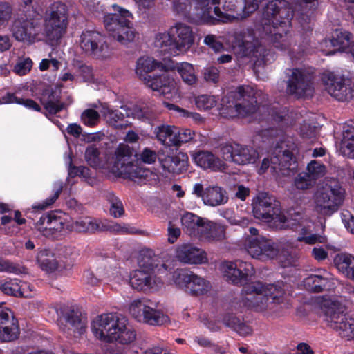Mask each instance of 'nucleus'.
<instances>
[{"label":"nucleus","mask_w":354,"mask_h":354,"mask_svg":"<svg viewBox=\"0 0 354 354\" xmlns=\"http://www.w3.org/2000/svg\"><path fill=\"white\" fill-rule=\"evenodd\" d=\"M157 153L154 150L145 148L138 155V160L145 164H153L157 159Z\"/></svg>","instance_id":"obj_63"},{"label":"nucleus","mask_w":354,"mask_h":354,"mask_svg":"<svg viewBox=\"0 0 354 354\" xmlns=\"http://www.w3.org/2000/svg\"><path fill=\"white\" fill-rule=\"evenodd\" d=\"M227 191L218 185H209L206 187V195L203 203L210 207H216L228 202Z\"/></svg>","instance_id":"obj_31"},{"label":"nucleus","mask_w":354,"mask_h":354,"mask_svg":"<svg viewBox=\"0 0 354 354\" xmlns=\"http://www.w3.org/2000/svg\"><path fill=\"white\" fill-rule=\"evenodd\" d=\"M215 6L216 20L223 23L231 22L243 18V0H217Z\"/></svg>","instance_id":"obj_22"},{"label":"nucleus","mask_w":354,"mask_h":354,"mask_svg":"<svg viewBox=\"0 0 354 354\" xmlns=\"http://www.w3.org/2000/svg\"><path fill=\"white\" fill-rule=\"evenodd\" d=\"M91 330L96 338L105 342L122 344L133 342L136 333L127 317L118 313H104L92 322Z\"/></svg>","instance_id":"obj_2"},{"label":"nucleus","mask_w":354,"mask_h":354,"mask_svg":"<svg viewBox=\"0 0 354 354\" xmlns=\"http://www.w3.org/2000/svg\"><path fill=\"white\" fill-rule=\"evenodd\" d=\"M36 261L38 266L47 272H53L59 268V261L50 250H40L37 254Z\"/></svg>","instance_id":"obj_39"},{"label":"nucleus","mask_w":354,"mask_h":354,"mask_svg":"<svg viewBox=\"0 0 354 354\" xmlns=\"http://www.w3.org/2000/svg\"><path fill=\"white\" fill-rule=\"evenodd\" d=\"M234 47H238L239 53L243 57H253L263 62L268 61L267 50L256 36L253 29L248 28L234 35Z\"/></svg>","instance_id":"obj_14"},{"label":"nucleus","mask_w":354,"mask_h":354,"mask_svg":"<svg viewBox=\"0 0 354 354\" xmlns=\"http://www.w3.org/2000/svg\"><path fill=\"white\" fill-rule=\"evenodd\" d=\"M32 66V62L30 58L19 59L15 66L14 71L19 75H24L30 71Z\"/></svg>","instance_id":"obj_60"},{"label":"nucleus","mask_w":354,"mask_h":354,"mask_svg":"<svg viewBox=\"0 0 354 354\" xmlns=\"http://www.w3.org/2000/svg\"><path fill=\"white\" fill-rule=\"evenodd\" d=\"M19 335V328L17 319L0 327V342H1L14 341L18 338Z\"/></svg>","instance_id":"obj_42"},{"label":"nucleus","mask_w":354,"mask_h":354,"mask_svg":"<svg viewBox=\"0 0 354 354\" xmlns=\"http://www.w3.org/2000/svg\"><path fill=\"white\" fill-rule=\"evenodd\" d=\"M164 104L169 110L176 112L180 117L190 118L196 123H201L203 121V118L197 113L190 112L174 104L168 102H165Z\"/></svg>","instance_id":"obj_51"},{"label":"nucleus","mask_w":354,"mask_h":354,"mask_svg":"<svg viewBox=\"0 0 354 354\" xmlns=\"http://www.w3.org/2000/svg\"><path fill=\"white\" fill-rule=\"evenodd\" d=\"M287 26H272V32L259 31L262 32V37L267 38L272 46L281 51H288V54L295 59H300L304 53V50L297 53V49L295 46H292V35L286 30Z\"/></svg>","instance_id":"obj_17"},{"label":"nucleus","mask_w":354,"mask_h":354,"mask_svg":"<svg viewBox=\"0 0 354 354\" xmlns=\"http://www.w3.org/2000/svg\"><path fill=\"white\" fill-rule=\"evenodd\" d=\"M195 162L204 169L214 171H222L226 169L225 163L218 157L208 151H201L194 157Z\"/></svg>","instance_id":"obj_28"},{"label":"nucleus","mask_w":354,"mask_h":354,"mask_svg":"<svg viewBox=\"0 0 354 354\" xmlns=\"http://www.w3.org/2000/svg\"><path fill=\"white\" fill-rule=\"evenodd\" d=\"M297 167V162L292 151L282 146L275 147L271 157L272 172L277 176H288Z\"/></svg>","instance_id":"obj_20"},{"label":"nucleus","mask_w":354,"mask_h":354,"mask_svg":"<svg viewBox=\"0 0 354 354\" xmlns=\"http://www.w3.org/2000/svg\"><path fill=\"white\" fill-rule=\"evenodd\" d=\"M341 151L344 156L354 158V140L344 139L341 147Z\"/></svg>","instance_id":"obj_64"},{"label":"nucleus","mask_w":354,"mask_h":354,"mask_svg":"<svg viewBox=\"0 0 354 354\" xmlns=\"http://www.w3.org/2000/svg\"><path fill=\"white\" fill-rule=\"evenodd\" d=\"M78 46L87 57L99 60H107L113 55V50L105 39V36L95 30H84L79 37Z\"/></svg>","instance_id":"obj_10"},{"label":"nucleus","mask_w":354,"mask_h":354,"mask_svg":"<svg viewBox=\"0 0 354 354\" xmlns=\"http://www.w3.org/2000/svg\"><path fill=\"white\" fill-rule=\"evenodd\" d=\"M190 6L196 20L209 23L216 19L214 8L218 6L217 0H192Z\"/></svg>","instance_id":"obj_27"},{"label":"nucleus","mask_w":354,"mask_h":354,"mask_svg":"<svg viewBox=\"0 0 354 354\" xmlns=\"http://www.w3.org/2000/svg\"><path fill=\"white\" fill-rule=\"evenodd\" d=\"M175 257L185 264L200 265L208 261L207 253L192 243H182L176 248Z\"/></svg>","instance_id":"obj_23"},{"label":"nucleus","mask_w":354,"mask_h":354,"mask_svg":"<svg viewBox=\"0 0 354 354\" xmlns=\"http://www.w3.org/2000/svg\"><path fill=\"white\" fill-rule=\"evenodd\" d=\"M19 279H5L0 280V291L4 295L18 297Z\"/></svg>","instance_id":"obj_49"},{"label":"nucleus","mask_w":354,"mask_h":354,"mask_svg":"<svg viewBox=\"0 0 354 354\" xmlns=\"http://www.w3.org/2000/svg\"><path fill=\"white\" fill-rule=\"evenodd\" d=\"M307 171L305 172L315 183L317 179L322 178L326 174V167L322 162L312 160L307 165Z\"/></svg>","instance_id":"obj_48"},{"label":"nucleus","mask_w":354,"mask_h":354,"mask_svg":"<svg viewBox=\"0 0 354 354\" xmlns=\"http://www.w3.org/2000/svg\"><path fill=\"white\" fill-rule=\"evenodd\" d=\"M325 90L339 101H347L353 96V91L350 86V80L333 73H324L322 77Z\"/></svg>","instance_id":"obj_19"},{"label":"nucleus","mask_w":354,"mask_h":354,"mask_svg":"<svg viewBox=\"0 0 354 354\" xmlns=\"http://www.w3.org/2000/svg\"><path fill=\"white\" fill-rule=\"evenodd\" d=\"M100 120L99 113L93 109H86L81 114V121L86 126L95 127L100 122Z\"/></svg>","instance_id":"obj_52"},{"label":"nucleus","mask_w":354,"mask_h":354,"mask_svg":"<svg viewBox=\"0 0 354 354\" xmlns=\"http://www.w3.org/2000/svg\"><path fill=\"white\" fill-rule=\"evenodd\" d=\"M176 68L183 81L185 84L190 86L196 84L198 79L192 64L187 62H183L178 64Z\"/></svg>","instance_id":"obj_44"},{"label":"nucleus","mask_w":354,"mask_h":354,"mask_svg":"<svg viewBox=\"0 0 354 354\" xmlns=\"http://www.w3.org/2000/svg\"><path fill=\"white\" fill-rule=\"evenodd\" d=\"M226 226L205 220L199 237L209 242L222 241L225 239Z\"/></svg>","instance_id":"obj_29"},{"label":"nucleus","mask_w":354,"mask_h":354,"mask_svg":"<svg viewBox=\"0 0 354 354\" xmlns=\"http://www.w3.org/2000/svg\"><path fill=\"white\" fill-rule=\"evenodd\" d=\"M178 54L187 53L194 44V34L190 26L178 23L171 28Z\"/></svg>","instance_id":"obj_24"},{"label":"nucleus","mask_w":354,"mask_h":354,"mask_svg":"<svg viewBox=\"0 0 354 354\" xmlns=\"http://www.w3.org/2000/svg\"><path fill=\"white\" fill-rule=\"evenodd\" d=\"M132 156L133 149L129 145L120 144L115 151L112 171L117 176L132 180L147 178L149 170L135 164Z\"/></svg>","instance_id":"obj_8"},{"label":"nucleus","mask_w":354,"mask_h":354,"mask_svg":"<svg viewBox=\"0 0 354 354\" xmlns=\"http://www.w3.org/2000/svg\"><path fill=\"white\" fill-rule=\"evenodd\" d=\"M328 283V279L320 275H310L304 280L306 288L314 292H322L326 288Z\"/></svg>","instance_id":"obj_45"},{"label":"nucleus","mask_w":354,"mask_h":354,"mask_svg":"<svg viewBox=\"0 0 354 354\" xmlns=\"http://www.w3.org/2000/svg\"><path fill=\"white\" fill-rule=\"evenodd\" d=\"M102 113L106 123L110 126L115 129H122L127 126L123 124L124 115L118 110L104 108Z\"/></svg>","instance_id":"obj_43"},{"label":"nucleus","mask_w":354,"mask_h":354,"mask_svg":"<svg viewBox=\"0 0 354 354\" xmlns=\"http://www.w3.org/2000/svg\"><path fill=\"white\" fill-rule=\"evenodd\" d=\"M72 227L77 232L89 234L106 230L101 221L89 216L80 218L73 223Z\"/></svg>","instance_id":"obj_33"},{"label":"nucleus","mask_w":354,"mask_h":354,"mask_svg":"<svg viewBox=\"0 0 354 354\" xmlns=\"http://www.w3.org/2000/svg\"><path fill=\"white\" fill-rule=\"evenodd\" d=\"M40 221L41 224H48V229L53 230L56 234L67 227L66 223L54 214L43 216L40 218Z\"/></svg>","instance_id":"obj_50"},{"label":"nucleus","mask_w":354,"mask_h":354,"mask_svg":"<svg viewBox=\"0 0 354 354\" xmlns=\"http://www.w3.org/2000/svg\"><path fill=\"white\" fill-rule=\"evenodd\" d=\"M40 102L45 110L50 115H55L65 108V104L60 101V96L50 88L43 91Z\"/></svg>","instance_id":"obj_30"},{"label":"nucleus","mask_w":354,"mask_h":354,"mask_svg":"<svg viewBox=\"0 0 354 354\" xmlns=\"http://www.w3.org/2000/svg\"><path fill=\"white\" fill-rule=\"evenodd\" d=\"M221 153L223 160L238 165L253 164L259 158L255 149L238 143L223 145L221 147Z\"/></svg>","instance_id":"obj_18"},{"label":"nucleus","mask_w":354,"mask_h":354,"mask_svg":"<svg viewBox=\"0 0 354 354\" xmlns=\"http://www.w3.org/2000/svg\"><path fill=\"white\" fill-rule=\"evenodd\" d=\"M330 44L339 51L348 50L352 42L351 34L348 32H337L335 37L329 41Z\"/></svg>","instance_id":"obj_46"},{"label":"nucleus","mask_w":354,"mask_h":354,"mask_svg":"<svg viewBox=\"0 0 354 354\" xmlns=\"http://www.w3.org/2000/svg\"><path fill=\"white\" fill-rule=\"evenodd\" d=\"M144 84L153 91H157L162 95L174 93L176 89V82L166 73L160 75H151L145 77Z\"/></svg>","instance_id":"obj_26"},{"label":"nucleus","mask_w":354,"mask_h":354,"mask_svg":"<svg viewBox=\"0 0 354 354\" xmlns=\"http://www.w3.org/2000/svg\"><path fill=\"white\" fill-rule=\"evenodd\" d=\"M243 247L252 258L261 261L273 259L279 254L277 245L264 236L252 237L247 235L244 238Z\"/></svg>","instance_id":"obj_16"},{"label":"nucleus","mask_w":354,"mask_h":354,"mask_svg":"<svg viewBox=\"0 0 354 354\" xmlns=\"http://www.w3.org/2000/svg\"><path fill=\"white\" fill-rule=\"evenodd\" d=\"M222 270L227 281L236 285H243L254 274L251 263L241 260L225 261L222 264Z\"/></svg>","instance_id":"obj_21"},{"label":"nucleus","mask_w":354,"mask_h":354,"mask_svg":"<svg viewBox=\"0 0 354 354\" xmlns=\"http://www.w3.org/2000/svg\"><path fill=\"white\" fill-rule=\"evenodd\" d=\"M194 136V132L189 129H182L179 130L177 128L176 130V138L173 140L172 144H174V147L179 146L182 143H185L191 141Z\"/></svg>","instance_id":"obj_56"},{"label":"nucleus","mask_w":354,"mask_h":354,"mask_svg":"<svg viewBox=\"0 0 354 354\" xmlns=\"http://www.w3.org/2000/svg\"><path fill=\"white\" fill-rule=\"evenodd\" d=\"M162 64L149 57H141L136 62V74L138 77L145 82V77H147L149 73H151L156 68L162 67Z\"/></svg>","instance_id":"obj_40"},{"label":"nucleus","mask_w":354,"mask_h":354,"mask_svg":"<svg viewBox=\"0 0 354 354\" xmlns=\"http://www.w3.org/2000/svg\"><path fill=\"white\" fill-rule=\"evenodd\" d=\"M68 25L67 6L60 1H56L50 4L45 12L43 29L39 19H28L21 16L13 21L11 31L16 40L28 43L34 42L41 33L48 43L54 45L66 33Z\"/></svg>","instance_id":"obj_1"},{"label":"nucleus","mask_w":354,"mask_h":354,"mask_svg":"<svg viewBox=\"0 0 354 354\" xmlns=\"http://www.w3.org/2000/svg\"><path fill=\"white\" fill-rule=\"evenodd\" d=\"M105 197L110 203L109 212L114 218H120L124 214V209L122 201L113 192H107Z\"/></svg>","instance_id":"obj_47"},{"label":"nucleus","mask_w":354,"mask_h":354,"mask_svg":"<svg viewBox=\"0 0 354 354\" xmlns=\"http://www.w3.org/2000/svg\"><path fill=\"white\" fill-rule=\"evenodd\" d=\"M254 216L267 223H272L277 229L290 227V221L281 214L279 202L267 192H259L252 203Z\"/></svg>","instance_id":"obj_6"},{"label":"nucleus","mask_w":354,"mask_h":354,"mask_svg":"<svg viewBox=\"0 0 354 354\" xmlns=\"http://www.w3.org/2000/svg\"><path fill=\"white\" fill-rule=\"evenodd\" d=\"M293 13L287 7L286 1L273 0L264 8L259 24L257 26L259 31L272 32V26H288L292 19Z\"/></svg>","instance_id":"obj_9"},{"label":"nucleus","mask_w":354,"mask_h":354,"mask_svg":"<svg viewBox=\"0 0 354 354\" xmlns=\"http://www.w3.org/2000/svg\"><path fill=\"white\" fill-rule=\"evenodd\" d=\"M289 71L287 92L298 98L313 96L314 93L313 73L307 69L298 68L290 69Z\"/></svg>","instance_id":"obj_13"},{"label":"nucleus","mask_w":354,"mask_h":354,"mask_svg":"<svg viewBox=\"0 0 354 354\" xmlns=\"http://www.w3.org/2000/svg\"><path fill=\"white\" fill-rule=\"evenodd\" d=\"M62 189H63V183L62 182L58 181V182L55 183L53 184V195L50 197L46 198L45 201H44L40 204H39L37 207L40 209H45L47 207H50L58 198L59 196L60 195L61 192H62Z\"/></svg>","instance_id":"obj_53"},{"label":"nucleus","mask_w":354,"mask_h":354,"mask_svg":"<svg viewBox=\"0 0 354 354\" xmlns=\"http://www.w3.org/2000/svg\"><path fill=\"white\" fill-rule=\"evenodd\" d=\"M156 304L147 298L133 300L129 305L130 314L138 322L151 326H160L169 322V317L156 310Z\"/></svg>","instance_id":"obj_11"},{"label":"nucleus","mask_w":354,"mask_h":354,"mask_svg":"<svg viewBox=\"0 0 354 354\" xmlns=\"http://www.w3.org/2000/svg\"><path fill=\"white\" fill-rule=\"evenodd\" d=\"M176 130L177 127L175 126L162 125L155 129V133L158 140L162 144L168 147H174V144L171 142L175 140Z\"/></svg>","instance_id":"obj_41"},{"label":"nucleus","mask_w":354,"mask_h":354,"mask_svg":"<svg viewBox=\"0 0 354 354\" xmlns=\"http://www.w3.org/2000/svg\"><path fill=\"white\" fill-rule=\"evenodd\" d=\"M100 151L93 145L86 148L85 151V158L88 164L93 167H97L100 164L99 158Z\"/></svg>","instance_id":"obj_57"},{"label":"nucleus","mask_w":354,"mask_h":354,"mask_svg":"<svg viewBox=\"0 0 354 354\" xmlns=\"http://www.w3.org/2000/svg\"><path fill=\"white\" fill-rule=\"evenodd\" d=\"M345 190L339 185L319 188L313 195L315 211L320 216H330L343 205Z\"/></svg>","instance_id":"obj_7"},{"label":"nucleus","mask_w":354,"mask_h":354,"mask_svg":"<svg viewBox=\"0 0 354 354\" xmlns=\"http://www.w3.org/2000/svg\"><path fill=\"white\" fill-rule=\"evenodd\" d=\"M340 297L346 302L354 305V286L350 283L342 284Z\"/></svg>","instance_id":"obj_59"},{"label":"nucleus","mask_w":354,"mask_h":354,"mask_svg":"<svg viewBox=\"0 0 354 354\" xmlns=\"http://www.w3.org/2000/svg\"><path fill=\"white\" fill-rule=\"evenodd\" d=\"M196 106L201 110H209L216 105L217 101L214 96L201 95L196 98Z\"/></svg>","instance_id":"obj_55"},{"label":"nucleus","mask_w":354,"mask_h":354,"mask_svg":"<svg viewBox=\"0 0 354 354\" xmlns=\"http://www.w3.org/2000/svg\"><path fill=\"white\" fill-rule=\"evenodd\" d=\"M112 7L115 12L104 16L103 21L106 31L121 44L126 45L132 42L137 35L129 19L133 18L132 13L116 4L112 5Z\"/></svg>","instance_id":"obj_5"},{"label":"nucleus","mask_w":354,"mask_h":354,"mask_svg":"<svg viewBox=\"0 0 354 354\" xmlns=\"http://www.w3.org/2000/svg\"><path fill=\"white\" fill-rule=\"evenodd\" d=\"M174 283L192 295H203L211 288L209 282L186 269H176L172 274Z\"/></svg>","instance_id":"obj_15"},{"label":"nucleus","mask_w":354,"mask_h":354,"mask_svg":"<svg viewBox=\"0 0 354 354\" xmlns=\"http://www.w3.org/2000/svg\"><path fill=\"white\" fill-rule=\"evenodd\" d=\"M138 261L139 270L156 272V270L160 271L161 269L158 268L159 257L155 254L153 250L149 248H144L140 250Z\"/></svg>","instance_id":"obj_36"},{"label":"nucleus","mask_w":354,"mask_h":354,"mask_svg":"<svg viewBox=\"0 0 354 354\" xmlns=\"http://www.w3.org/2000/svg\"><path fill=\"white\" fill-rule=\"evenodd\" d=\"M315 183L305 172L299 174L294 180L295 187L299 190L303 191L312 188Z\"/></svg>","instance_id":"obj_54"},{"label":"nucleus","mask_w":354,"mask_h":354,"mask_svg":"<svg viewBox=\"0 0 354 354\" xmlns=\"http://www.w3.org/2000/svg\"><path fill=\"white\" fill-rule=\"evenodd\" d=\"M162 168L169 173L179 174L185 171L188 165V157L183 153L166 156L161 161Z\"/></svg>","instance_id":"obj_32"},{"label":"nucleus","mask_w":354,"mask_h":354,"mask_svg":"<svg viewBox=\"0 0 354 354\" xmlns=\"http://www.w3.org/2000/svg\"><path fill=\"white\" fill-rule=\"evenodd\" d=\"M64 318L71 327L77 329L83 328L84 324L78 312L73 310H67L64 314Z\"/></svg>","instance_id":"obj_58"},{"label":"nucleus","mask_w":354,"mask_h":354,"mask_svg":"<svg viewBox=\"0 0 354 354\" xmlns=\"http://www.w3.org/2000/svg\"><path fill=\"white\" fill-rule=\"evenodd\" d=\"M131 283L134 289L139 291L156 290L162 283L160 278L154 272L145 270H137L131 279Z\"/></svg>","instance_id":"obj_25"},{"label":"nucleus","mask_w":354,"mask_h":354,"mask_svg":"<svg viewBox=\"0 0 354 354\" xmlns=\"http://www.w3.org/2000/svg\"><path fill=\"white\" fill-rule=\"evenodd\" d=\"M334 263L337 269L347 278L354 280V256L340 253L335 256Z\"/></svg>","instance_id":"obj_38"},{"label":"nucleus","mask_w":354,"mask_h":354,"mask_svg":"<svg viewBox=\"0 0 354 354\" xmlns=\"http://www.w3.org/2000/svg\"><path fill=\"white\" fill-rule=\"evenodd\" d=\"M326 237L317 234L311 233L308 236H298L297 241L304 242L306 244L314 245L316 243H324L326 242Z\"/></svg>","instance_id":"obj_62"},{"label":"nucleus","mask_w":354,"mask_h":354,"mask_svg":"<svg viewBox=\"0 0 354 354\" xmlns=\"http://www.w3.org/2000/svg\"><path fill=\"white\" fill-rule=\"evenodd\" d=\"M266 95L250 86H239L222 99L221 113L226 117H247L261 109Z\"/></svg>","instance_id":"obj_4"},{"label":"nucleus","mask_w":354,"mask_h":354,"mask_svg":"<svg viewBox=\"0 0 354 354\" xmlns=\"http://www.w3.org/2000/svg\"><path fill=\"white\" fill-rule=\"evenodd\" d=\"M154 46L165 54H168L171 56L178 55L174 37L171 32H159L156 34L154 40Z\"/></svg>","instance_id":"obj_37"},{"label":"nucleus","mask_w":354,"mask_h":354,"mask_svg":"<svg viewBox=\"0 0 354 354\" xmlns=\"http://www.w3.org/2000/svg\"><path fill=\"white\" fill-rule=\"evenodd\" d=\"M345 307L331 301L324 310L326 320L339 335L348 340L354 338V319L344 313Z\"/></svg>","instance_id":"obj_12"},{"label":"nucleus","mask_w":354,"mask_h":354,"mask_svg":"<svg viewBox=\"0 0 354 354\" xmlns=\"http://www.w3.org/2000/svg\"><path fill=\"white\" fill-rule=\"evenodd\" d=\"M243 18L248 17L251 14L254 12L259 6L261 0H243Z\"/></svg>","instance_id":"obj_61"},{"label":"nucleus","mask_w":354,"mask_h":354,"mask_svg":"<svg viewBox=\"0 0 354 354\" xmlns=\"http://www.w3.org/2000/svg\"><path fill=\"white\" fill-rule=\"evenodd\" d=\"M284 290L278 284H263L254 282L243 286L239 298L236 301L241 302L243 306L257 312L272 310L276 304L283 302ZM236 308L234 304H232Z\"/></svg>","instance_id":"obj_3"},{"label":"nucleus","mask_w":354,"mask_h":354,"mask_svg":"<svg viewBox=\"0 0 354 354\" xmlns=\"http://www.w3.org/2000/svg\"><path fill=\"white\" fill-rule=\"evenodd\" d=\"M222 322L225 326L230 328L241 336L246 337L252 333V328L232 313L223 314Z\"/></svg>","instance_id":"obj_34"},{"label":"nucleus","mask_w":354,"mask_h":354,"mask_svg":"<svg viewBox=\"0 0 354 354\" xmlns=\"http://www.w3.org/2000/svg\"><path fill=\"white\" fill-rule=\"evenodd\" d=\"M205 219L197 215L186 212L181 217L183 230L191 236H199Z\"/></svg>","instance_id":"obj_35"}]
</instances>
